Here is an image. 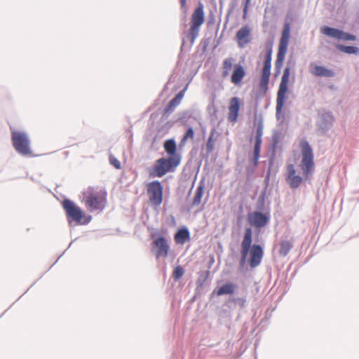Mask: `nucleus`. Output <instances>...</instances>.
Masks as SVG:
<instances>
[{"label":"nucleus","mask_w":359,"mask_h":359,"mask_svg":"<svg viewBox=\"0 0 359 359\" xmlns=\"http://www.w3.org/2000/svg\"><path fill=\"white\" fill-rule=\"evenodd\" d=\"M301 151L302 159L300 163V168L303 172V177L297 173L295 167L292 164L287 166L285 179L290 188H298L304 180H307L310 175H312L315 170L314 156L313 149L306 140L301 142Z\"/></svg>","instance_id":"obj_1"},{"label":"nucleus","mask_w":359,"mask_h":359,"mask_svg":"<svg viewBox=\"0 0 359 359\" xmlns=\"http://www.w3.org/2000/svg\"><path fill=\"white\" fill-rule=\"evenodd\" d=\"M180 164V161L175 157H162L154 162L149 174L154 177H162L167 173L175 172Z\"/></svg>","instance_id":"obj_2"},{"label":"nucleus","mask_w":359,"mask_h":359,"mask_svg":"<svg viewBox=\"0 0 359 359\" xmlns=\"http://www.w3.org/2000/svg\"><path fill=\"white\" fill-rule=\"evenodd\" d=\"M11 140L15 151L22 156H29L32 154L30 140L25 132L12 130Z\"/></svg>","instance_id":"obj_3"},{"label":"nucleus","mask_w":359,"mask_h":359,"mask_svg":"<svg viewBox=\"0 0 359 359\" xmlns=\"http://www.w3.org/2000/svg\"><path fill=\"white\" fill-rule=\"evenodd\" d=\"M86 206L90 211L102 210L104 208L105 197L103 193L89 189L83 193Z\"/></svg>","instance_id":"obj_4"},{"label":"nucleus","mask_w":359,"mask_h":359,"mask_svg":"<svg viewBox=\"0 0 359 359\" xmlns=\"http://www.w3.org/2000/svg\"><path fill=\"white\" fill-rule=\"evenodd\" d=\"M62 207L66 212V215L70 225L72 222H74L76 224H87L91 219V217L89 216L87 219L82 222L83 214L81 209L69 199H65L63 201Z\"/></svg>","instance_id":"obj_5"},{"label":"nucleus","mask_w":359,"mask_h":359,"mask_svg":"<svg viewBox=\"0 0 359 359\" xmlns=\"http://www.w3.org/2000/svg\"><path fill=\"white\" fill-rule=\"evenodd\" d=\"M290 68L286 67L283 71V74L281 78L280 83L279 85L278 90L277 93V99H276V118L278 120L280 119V113L282 111V109L284 106V102L286 99V93L287 92V84L289 81L290 77Z\"/></svg>","instance_id":"obj_6"},{"label":"nucleus","mask_w":359,"mask_h":359,"mask_svg":"<svg viewBox=\"0 0 359 359\" xmlns=\"http://www.w3.org/2000/svg\"><path fill=\"white\" fill-rule=\"evenodd\" d=\"M163 191V187L158 180L153 181L148 184L147 193L152 204L158 206L162 203Z\"/></svg>","instance_id":"obj_7"},{"label":"nucleus","mask_w":359,"mask_h":359,"mask_svg":"<svg viewBox=\"0 0 359 359\" xmlns=\"http://www.w3.org/2000/svg\"><path fill=\"white\" fill-rule=\"evenodd\" d=\"M320 32L325 36L331 38L342 40V41H355L356 36L349 33L345 32L343 30L330 27L328 26H324L321 27Z\"/></svg>","instance_id":"obj_8"},{"label":"nucleus","mask_w":359,"mask_h":359,"mask_svg":"<svg viewBox=\"0 0 359 359\" xmlns=\"http://www.w3.org/2000/svg\"><path fill=\"white\" fill-rule=\"evenodd\" d=\"M270 220V214L269 212H261L255 211L248 215V221L250 225L256 228H262L265 226Z\"/></svg>","instance_id":"obj_9"},{"label":"nucleus","mask_w":359,"mask_h":359,"mask_svg":"<svg viewBox=\"0 0 359 359\" xmlns=\"http://www.w3.org/2000/svg\"><path fill=\"white\" fill-rule=\"evenodd\" d=\"M252 231L251 228L248 227L245 230V234L243 236V241L241 243V264L244 265L248 257V255L250 250V247L252 245Z\"/></svg>","instance_id":"obj_10"},{"label":"nucleus","mask_w":359,"mask_h":359,"mask_svg":"<svg viewBox=\"0 0 359 359\" xmlns=\"http://www.w3.org/2000/svg\"><path fill=\"white\" fill-rule=\"evenodd\" d=\"M263 123L262 121H259L257 126L256 129V136H255V143L254 145V151H253V161L255 165H257L258 160L260 156V150H261V144L262 142V135H263Z\"/></svg>","instance_id":"obj_11"},{"label":"nucleus","mask_w":359,"mask_h":359,"mask_svg":"<svg viewBox=\"0 0 359 359\" xmlns=\"http://www.w3.org/2000/svg\"><path fill=\"white\" fill-rule=\"evenodd\" d=\"M156 250V256L157 258H166L168 255L170 247L168 241L162 236L156 238L152 243Z\"/></svg>","instance_id":"obj_12"},{"label":"nucleus","mask_w":359,"mask_h":359,"mask_svg":"<svg viewBox=\"0 0 359 359\" xmlns=\"http://www.w3.org/2000/svg\"><path fill=\"white\" fill-rule=\"evenodd\" d=\"M249 252L250 254V267L255 268L261 264L264 256L263 248L259 245L254 244L252 247H250Z\"/></svg>","instance_id":"obj_13"},{"label":"nucleus","mask_w":359,"mask_h":359,"mask_svg":"<svg viewBox=\"0 0 359 359\" xmlns=\"http://www.w3.org/2000/svg\"><path fill=\"white\" fill-rule=\"evenodd\" d=\"M309 71L312 74L319 77L331 78L335 76V73L333 70L324 66L317 65L315 63L310 64Z\"/></svg>","instance_id":"obj_14"},{"label":"nucleus","mask_w":359,"mask_h":359,"mask_svg":"<svg viewBox=\"0 0 359 359\" xmlns=\"http://www.w3.org/2000/svg\"><path fill=\"white\" fill-rule=\"evenodd\" d=\"M334 118L331 112H325L320 114L318 120L319 128L324 133L327 131L332 126Z\"/></svg>","instance_id":"obj_15"},{"label":"nucleus","mask_w":359,"mask_h":359,"mask_svg":"<svg viewBox=\"0 0 359 359\" xmlns=\"http://www.w3.org/2000/svg\"><path fill=\"white\" fill-rule=\"evenodd\" d=\"M250 29L248 26L242 27L236 33V39L238 40V46L244 47L250 42Z\"/></svg>","instance_id":"obj_16"},{"label":"nucleus","mask_w":359,"mask_h":359,"mask_svg":"<svg viewBox=\"0 0 359 359\" xmlns=\"http://www.w3.org/2000/svg\"><path fill=\"white\" fill-rule=\"evenodd\" d=\"M240 107L239 98L234 97L230 100V106L229 108V113L228 118L231 122H235L237 120L238 111Z\"/></svg>","instance_id":"obj_17"},{"label":"nucleus","mask_w":359,"mask_h":359,"mask_svg":"<svg viewBox=\"0 0 359 359\" xmlns=\"http://www.w3.org/2000/svg\"><path fill=\"white\" fill-rule=\"evenodd\" d=\"M165 152L169 155V157H175L178 161L181 162V156L177 154V146L175 140H167L163 144Z\"/></svg>","instance_id":"obj_18"},{"label":"nucleus","mask_w":359,"mask_h":359,"mask_svg":"<svg viewBox=\"0 0 359 359\" xmlns=\"http://www.w3.org/2000/svg\"><path fill=\"white\" fill-rule=\"evenodd\" d=\"M245 76V72L244 68L240 64H237L234 66V70L233 72L231 81L236 85L240 84Z\"/></svg>","instance_id":"obj_19"},{"label":"nucleus","mask_w":359,"mask_h":359,"mask_svg":"<svg viewBox=\"0 0 359 359\" xmlns=\"http://www.w3.org/2000/svg\"><path fill=\"white\" fill-rule=\"evenodd\" d=\"M191 22L196 26H201L204 22V12L202 5L198 6L192 14Z\"/></svg>","instance_id":"obj_20"},{"label":"nucleus","mask_w":359,"mask_h":359,"mask_svg":"<svg viewBox=\"0 0 359 359\" xmlns=\"http://www.w3.org/2000/svg\"><path fill=\"white\" fill-rule=\"evenodd\" d=\"M190 233L187 228H182L177 231L175 235V241L178 244H184L189 239Z\"/></svg>","instance_id":"obj_21"},{"label":"nucleus","mask_w":359,"mask_h":359,"mask_svg":"<svg viewBox=\"0 0 359 359\" xmlns=\"http://www.w3.org/2000/svg\"><path fill=\"white\" fill-rule=\"evenodd\" d=\"M203 191H204V182H200L196 188V190L195 192V196H194L193 201H192L193 206L198 205L201 203V198L203 195Z\"/></svg>","instance_id":"obj_22"},{"label":"nucleus","mask_w":359,"mask_h":359,"mask_svg":"<svg viewBox=\"0 0 359 359\" xmlns=\"http://www.w3.org/2000/svg\"><path fill=\"white\" fill-rule=\"evenodd\" d=\"M289 32H290V27L287 24L285 26L284 30L283 31L282 37L280 41L278 49H281V48H284V50H287L288 46V39H289Z\"/></svg>","instance_id":"obj_23"},{"label":"nucleus","mask_w":359,"mask_h":359,"mask_svg":"<svg viewBox=\"0 0 359 359\" xmlns=\"http://www.w3.org/2000/svg\"><path fill=\"white\" fill-rule=\"evenodd\" d=\"M292 248V243L288 240L282 241L280 243L279 254L285 257Z\"/></svg>","instance_id":"obj_24"},{"label":"nucleus","mask_w":359,"mask_h":359,"mask_svg":"<svg viewBox=\"0 0 359 359\" xmlns=\"http://www.w3.org/2000/svg\"><path fill=\"white\" fill-rule=\"evenodd\" d=\"M235 290V285L231 283H228L220 287L217 291L218 295L233 294Z\"/></svg>","instance_id":"obj_25"},{"label":"nucleus","mask_w":359,"mask_h":359,"mask_svg":"<svg viewBox=\"0 0 359 359\" xmlns=\"http://www.w3.org/2000/svg\"><path fill=\"white\" fill-rule=\"evenodd\" d=\"M336 47H337V50H339L343 53H347V54H355V55L359 54V48L356 46H344V45L339 44Z\"/></svg>","instance_id":"obj_26"},{"label":"nucleus","mask_w":359,"mask_h":359,"mask_svg":"<svg viewBox=\"0 0 359 359\" xmlns=\"http://www.w3.org/2000/svg\"><path fill=\"white\" fill-rule=\"evenodd\" d=\"M233 61H234V60L231 57L226 58L224 60L223 64H222V68H223L222 76L224 78H226L229 75V72L232 69Z\"/></svg>","instance_id":"obj_27"},{"label":"nucleus","mask_w":359,"mask_h":359,"mask_svg":"<svg viewBox=\"0 0 359 359\" xmlns=\"http://www.w3.org/2000/svg\"><path fill=\"white\" fill-rule=\"evenodd\" d=\"M284 48H281V49H278V52L277 54V57L275 63L276 69L278 71H280V69L283 67V64L285 60V56L287 53V50H283Z\"/></svg>","instance_id":"obj_28"},{"label":"nucleus","mask_w":359,"mask_h":359,"mask_svg":"<svg viewBox=\"0 0 359 359\" xmlns=\"http://www.w3.org/2000/svg\"><path fill=\"white\" fill-rule=\"evenodd\" d=\"M216 133L215 128H212L210 131V136L208 139L205 148L208 154L211 153L214 149L215 140L214 136Z\"/></svg>","instance_id":"obj_29"},{"label":"nucleus","mask_w":359,"mask_h":359,"mask_svg":"<svg viewBox=\"0 0 359 359\" xmlns=\"http://www.w3.org/2000/svg\"><path fill=\"white\" fill-rule=\"evenodd\" d=\"M201 26H196V25L191 24V27L189 32V37L191 43H194V41L198 36Z\"/></svg>","instance_id":"obj_30"},{"label":"nucleus","mask_w":359,"mask_h":359,"mask_svg":"<svg viewBox=\"0 0 359 359\" xmlns=\"http://www.w3.org/2000/svg\"><path fill=\"white\" fill-rule=\"evenodd\" d=\"M184 96V90L178 93L174 98H172L170 102L171 107H177L181 102L182 97Z\"/></svg>","instance_id":"obj_31"},{"label":"nucleus","mask_w":359,"mask_h":359,"mask_svg":"<svg viewBox=\"0 0 359 359\" xmlns=\"http://www.w3.org/2000/svg\"><path fill=\"white\" fill-rule=\"evenodd\" d=\"M194 136V130L191 127H190L187 130L185 135L181 140L180 144H184L188 138L193 139Z\"/></svg>","instance_id":"obj_32"},{"label":"nucleus","mask_w":359,"mask_h":359,"mask_svg":"<svg viewBox=\"0 0 359 359\" xmlns=\"http://www.w3.org/2000/svg\"><path fill=\"white\" fill-rule=\"evenodd\" d=\"M269 77L270 76L262 75L259 82V88L261 90H267L268 84L269 82Z\"/></svg>","instance_id":"obj_33"},{"label":"nucleus","mask_w":359,"mask_h":359,"mask_svg":"<svg viewBox=\"0 0 359 359\" xmlns=\"http://www.w3.org/2000/svg\"><path fill=\"white\" fill-rule=\"evenodd\" d=\"M184 273V270L181 266H177L173 271V277L176 280L181 278Z\"/></svg>","instance_id":"obj_34"},{"label":"nucleus","mask_w":359,"mask_h":359,"mask_svg":"<svg viewBox=\"0 0 359 359\" xmlns=\"http://www.w3.org/2000/svg\"><path fill=\"white\" fill-rule=\"evenodd\" d=\"M231 301L240 308H244L246 304L245 297H233Z\"/></svg>","instance_id":"obj_35"},{"label":"nucleus","mask_w":359,"mask_h":359,"mask_svg":"<svg viewBox=\"0 0 359 359\" xmlns=\"http://www.w3.org/2000/svg\"><path fill=\"white\" fill-rule=\"evenodd\" d=\"M271 63L264 62V67H263V69H262V75L270 76V75H271Z\"/></svg>","instance_id":"obj_36"},{"label":"nucleus","mask_w":359,"mask_h":359,"mask_svg":"<svg viewBox=\"0 0 359 359\" xmlns=\"http://www.w3.org/2000/svg\"><path fill=\"white\" fill-rule=\"evenodd\" d=\"M271 56H272V45L271 44L266 50L264 62L271 64V60H272Z\"/></svg>","instance_id":"obj_37"},{"label":"nucleus","mask_w":359,"mask_h":359,"mask_svg":"<svg viewBox=\"0 0 359 359\" xmlns=\"http://www.w3.org/2000/svg\"><path fill=\"white\" fill-rule=\"evenodd\" d=\"M110 163L114 165L116 168L119 169L121 168V163L114 156H111L109 158Z\"/></svg>","instance_id":"obj_38"},{"label":"nucleus","mask_w":359,"mask_h":359,"mask_svg":"<svg viewBox=\"0 0 359 359\" xmlns=\"http://www.w3.org/2000/svg\"><path fill=\"white\" fill-rule=\"evenodd\" d=\"M250 1L251 0H245V1L244 8H243V17L244 18L247 15L249 4H250Z\"/></svg>","instance_id":"obj_39"},{"label":"nucleus","mask_w":359,"mask_h":359,"mask_svg":"<svg viewBox=\"0 0 359 359\" xmlns=\"http://www.w3.org/2000/svg\"><path fill=\"white\" fill-rule=\"evenodd\" d=\"M175 107H171L170 106V102H169L168 105L165 108V113H170L172 112Z\"/></svg>","instance_id":"obj_40"},{"label":"nucleus","mask_w":359,"mask_h":359,"mask_svg":"<svg viewBox=\"0 0 359 359\" xmlns=\"http://www.w3.org/2000/svg\"><path fill=\"white\" fill-rule=\"evenodd\" d=\"M180 5L182 9H186V1L187 0H180Z\"/></svg>","instance_id":"obj_41"}]
</instances>
